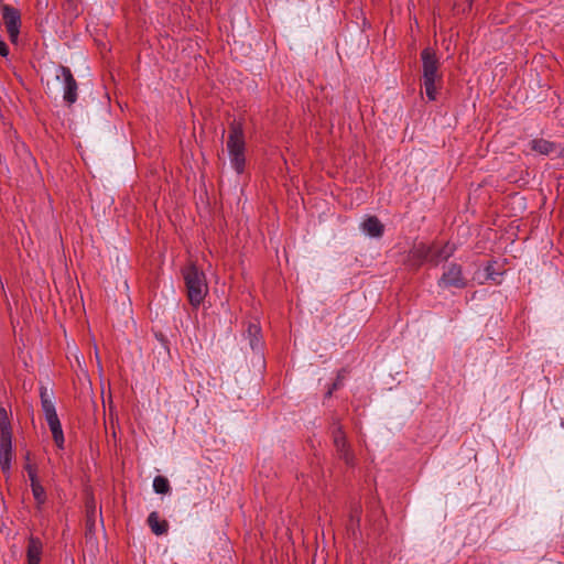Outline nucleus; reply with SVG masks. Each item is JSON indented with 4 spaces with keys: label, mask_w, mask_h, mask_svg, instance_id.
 Segmentation results:
<instances>
[{
    "label": "nucleus",
    "mask_w": 564,
    "mask_h": 564,
    "mask_svg": "<svg viewBox=\"0 0 564 564\" xmlns=\"http://www.w3.org/2000/svg\"><path fill=\"white\" fill-rule=\"evenodd\" d=\"M56 78L63 82L64 99L69 104H74L77 99V84L70 70L63 66L58 67L56 69Z\"/></svg>",
    "instance_id": "obj_6"
},
{
    "label": "nucleus",
    "mask_w": 564,
    "mask_h": 564,
    "mask_svg": "<svg viewBox=\"0 0 564 564\" xmlns=\"http://www.w3.org/2000/svg\"><path fill=\"white\" fill-rule=\"evenodd\" d=\"M32 492L34 496V499L39 505L44 503L45 501V490L41 486V484H32Z\"/></svg>",
    "instance_id": "obj_16"
},
{
    "label": "nucleus",
    "mask_w": 564,
    "mask_h": 564,
    "mask_svg": "<svg viewBox=\"0 0 564 564\" xmlns=\"http://www.w3.org/2000/svg\"><path fill=\"white\" fill-rule=\"evenodd\" d=\"M148 523L152 530V532L156 535H162L167 531V522L164 520H160L159 513L153 511L148 517Z\"/></svg>",
    "instance_id": "obj_11"
},
{
    "label": "nucleus",
    "mask_w": 564,
    "mask_h": 564,
    "mask_svg": "<svg viewBox=\"0 0 564 564\" xmlns=\"http://www.w3.org/2000/svg\"><path fill=\"white\" fill-rule=\"evenodd\" d=\"M42 555V543L36 539H30L28 545V564H40Z\"/></svg>",
    "instance_id": "obj_10"
},
{
    "label": "nucleus",
    "mask_w": 564,
    "mask_h": 564,
    "mask_svg": "<svg viewBox=\"0 0 564 564\" xmlns=\"http://www.w3.org/2000/svg\"><path fill=\"white\" fill-rule=\"evenodd\" d=\"M42 410L55 444L62 448L64 445V433L53 400H44Z\"/></svg>",
    "instance_id": "obj_5"
},
{
    "label": "nucleus",
    "mask_w": 564,
    "mask_h": 564,
    "mask_svg": "<svg viewBox=\"0 0 564 564\" xmlns=\"http://www.w3.org/2000/svg\"><path fill=\"white\" fill-rule=\"evenodd\" d=\"M11 454L0 453V464L2 469H8L10 467Z\"/></svg>",
    "instance_id": "obj_18"
},
{
    "label": "nucleus",
    "mask_w": 564,
    "mask_h": 564,
    "mask_svg": "<svg viewBox=\"0 0 564 564\" xmlns=\"http://www.w3.org/2000/svg\"><path fill=\"white\" fill-rule=\"evenodd\" d=\"M227 151L230 164L237 173H242L245 169V139L240 124H232L227 140Z\"/></svg>",
    "instance_id": "obj_1"
},
{
    "label": "nucleus",
    "mask_w": 564,
    "mask_h": 564,
    "mask_svg": "<svg viewBox=\"0 0 564 564\" xmlns=\"http://www.w3.org/2000/svg\"><path fill=\"white\" fill-rule=\"evenodd\" d=\"M0 453L11 454V434L10 431H4V426L0 438Z\"/></svg>",
    "instance_id": "obj_15"
},
{
    "label": "nucleus",
    "mask_w": 564,
    "mask_h": 564,
    "mask_svg": "<svg viewBox=\"0 0 564 564\" xmlns=\"http://www.w3.org/2000/svg\"><path fill=\"white\" fill-rule=\"evenodd\" d=\"M4 426V431H9L7 422V412L4 409H0V427Z\"/></svg>",
    "instance_id": "obj_20"
},
{
    "label": "nucleus",
    "mask_w": 564,
    "mask_h": 564,
    "mask_svg": "<svg viewBox=\"0 0 564 564\" xmlns=\"http://www.w3.org/2000/svg\"><path fill=\"white\" fill-rule=\"evenodd\" d=\"M487 271H488V274H487V279H490L492 281H496V278L492 275V273L490 272V267L487 268Z\"/></svg>",
    "instance_id": "obj_23"
},
{
    "label": "nucleus",
    "mask_w": 564,
    "mask_h": 564,
    "mask_svg": "<svg viewBox=\"0 0 564 564\" xmlns=\"http://www.w3.org/2000/svg\"><path fill=\"white\" fill-rule=\"evenodd\" d=\"M28 474H29V478L31 480V485L32 484H40L39 480H37L36 473H35V470L31 466H28Z\"/></svg>",
    "instance_id": "obj_21"
},
{
    "label": "nucleus",
    "mask_w": 564,
    "mask_h": 564,
    "mask_svg": "<svg viewBox=\"0 0 564 564\" xmlns=\"http://www.w3.org/2000/svg\"><path fill=\"white\" fill-rule=\"evenodd\" d=\"M465 285L466 280L462 274L460 267L457 264L448 265L440 280V286L442 288H464Z\"/></svg>",
    "instance_id": "obj_7"
},
{
    "label": "nucleus",
    "mask_w": 564,
    "mask_h": 564,
    "mask_svg": "<svg viewBox=\"0 0 564 564\" xmlns=\"http://www.w3.org/2000/svg\"><path fill=\"white\" fill-rule=\"evenodd\" d=\"M3 19L6 22V26L9 33V36L12 41H17L19 35V23H20V14L19 12L10 7L3 8Z\"/></svg>",
    "instance_id": "obj_8"
},
{
    "label": "nucleus",
    "mask_w": 564,
    "mask_h": 564,
    "mask_svg": "<svg viewBox=\"0 0 564 564\" xmlns=\"http://www.w3.org/2000/svg\"><path fill=\"white\" fill-rule=\"evenodd\" d=\"M184 279L191 304L198 306L205 299L208 291L203 272H200L195 265H189L184 271Z\"/></svg>",
    "instance_id": "obj_2"
},
{
    "label": "nucleus",
    "mask_w": 564,
    "mask_h": 564,
    "mask_svg": "<svg viewBox=\"0 0 564 564\" xmlns=\"http://www.w3.org/2000/svg\"><path fill=\"white\" fill-rule=\"evenodd\" d=\"M454 251L455 247L451 243H446L443 247H427L424 245H419L415 247L412 254L420 261L438 264L441 261L447 260L451 256H453Z\"/></svg>",
    "instance_id": "obj_4"
},
{
    "label": "nucleus",
    "mask_w": 564,
    "mask_h": 564,
    "mask_svg": "<svg viewBox=\"0 0 564 564\" xmlns=\"http://www.w3.org/2000/svg\"><path fill=\"white\" fill-rule=\"evenodd\" d=\"M532 149L541 154H549L553 150V144L545 140H533Z\"/></svg>",
    "instance_id": "obj_14"
},
{
    "label": "nucleus",
    "mask_w": 564,
    "mask_h": 564,
    "mask_svg": "<svg viewBox=\"0 0 564 564\" xmlns=\"http://www.w3.org/2000/svg\"><path fill=\"white\" fill-rule=\"evenodd\" d=\"M9 53L8 46L4 42L0 41V55L7 56Z\"/></svg>",
    "instance_id": "obj_22"
},
{
    "label": "nucleus",
    "mask_w": 564,
    "mask_h": 564,
    "mask_svg": "<svg viewBox=\"0 0 564 564\" xmlns=\"http://www.w3.org/2000/svg\"><path fill=\"white\" fill-rule=\"evenodd\" d=\"M360 230L370 238H379L383 234V225L375 216H367L359 225Z\"/></svg>",
    "instance_id": "obj_9"
},
{
    "label": "nucleus",
    "mask_w": 564,
    "mask_h": 564,
    "mask_svg": "<svg viewBox=\"0 0 564 564\" xmlns=\"http://www.w3.org/2000/svg\"><path fill=\"white\" fill-rule=\"evenodd\" d=\"M260 327L257 324H250L246 336L249 339V345L252 350H259L261 348Z\"/></svg>",
    "instance_id": "obj_12"
},
{
    "label": "nucleus",
    "mask_w": 564,
    "mask_h": 564,
    "mask_svg": "<svg viewBox=\"0 0 564 564\" xmlns=\"http://www.w3.org/2000/svg\"><path fill=\"white\" fill-rule=\"evenodd\" d=\"M335 445L339 452L345 448V437L341 432H337L334 437Z\"/></svg>",
    "instance_id": "obj_17"
},
{
    "label": "nucleus",
    "mask_w": 564,
    "mask_h": 564,
    "mask_svg": "<svg viewBox=\"0 0 564 564\" xmlns=\"http://www.w3.org/2000/svg\"><path fill=\"white\" fill-rule=\"evenodd\" d=\"M153 489L156 494H167L171 487L169 480L165 477L156 476L153 479Z\"/></svg>",
    "instance_id": "obj_13"
},
{
    "label": "nucleus",
    "mask_w": 564,
    "mask_h": 564,
    "mask_svg": "<svg viewBox=\"0 0 564 564\" xmlns=\"http://www.w3.org/2000/svg\"><path fill=\"white\" fill-rule=\"evenodd\" d=\"M422 62L425 94L430 100H434L436 98V80L440 78L438 62L430 48L422 52Z\"/></svg>",
    "instance_id": "obj_3"
},
{
    "label": "nucleus",
    "mask_w": 564,
    "mask_h": 564,
    "mask_svg": "<svg viewBox=\"0 0 564 564\" xmlns=\"http://www.w3.org/2000/svg\"><path fill=\"white\" fill-rule=\"evenodd\" d=\"M44 400H53V393L47 389L41 388V404H44Z\"/></svg>",
    "instance_id": "obj_19"
}]
</instances>
